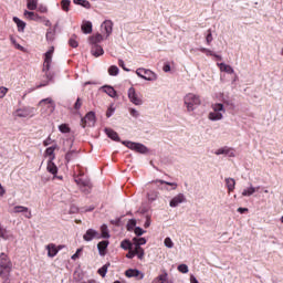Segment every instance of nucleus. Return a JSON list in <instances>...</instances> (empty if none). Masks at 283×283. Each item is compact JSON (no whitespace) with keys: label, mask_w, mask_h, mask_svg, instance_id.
Returning a JSON list of instances; mask_svg holds the SVG:
<instances>
[{"label":"nucleus","mask_w":283,"mask_h":283,"mask_svg":"<svg viewBox=\"0 0 283 283\" xmlns=\"http://www.w3.org/2000/svg\"><path fill=\"white\" fill-rule=\"evenodd\" d=\"M39 107L42 109L43 114H54L56 105L52 98H45L39 102Z\"/></svg>","instance_id":"obj_1"},{"label":"nucleus","mask_w":283,"mask_h":283,"mask_svg":"<svg viewBox=\"0 0 283 283\" xmlns=\"http://www.w3.org/2000/svg\"><path fill=\"white\" fill-rule=\"evenodd\" d=\"M200 103H201L200 97L192 93H189L185 97V104L187 105L188 112H193V109L196 107H198V105H200Z\"/></svg>","instance_id":"obj_2"},{"label":"nucleus","mask_w":283,"mask_h":283,"mask_svg":"<svg viewBox=\"0 0 283 283\" xmlns=\"http://www.w3.org/2000/svg\"><path fill=\"white\" fill-rule=\"evenodd\" d=\"M0 275H2V277H8V275H10V266H12V263H10V259H8L6 253L0 255Z\"/></svg>","instance_id":"obj_3"},{"label":"nucleus","mask_w":283,"mask_h":283,"mask_svg":"<svg viewBox=\"0 0 283 283\" xmlns=\"http://www.w3.org/2000/svg\"><path fill=\"white\" fill-rule=\"evenodd\" d=\"M213 112H210L209 119L210 120H222V114H224V106L222 104H213Z\"/></svg>","instance_id":"obj_4"},{"label":"nucleus","mask_w":283,"mask_h":283,"mask_svg":"<svg viewBox=\"0 0 283 283\" xmlns=\"http://www.w3.org/2000/svg\"><path fill=\"white\" fill-rule=\"evenodd\" d=\"M136 74L139 76V78H144V81H156L158 78L156 73L146 69H137Z\"/></svg>","instance_id":"obj_5"},{"label":"nucleus","mask_w":283,"mask_h":283,"mask_svg":"<svg viewBox=\"0 0 283 283\" xmlns=\"http://www.w3.org/2000/svg\"><path fill=\"white\" fill-rule=\"evenodd\" d=\"M123 145H126V147H128V149H133V151H138L139 154H147V147L143 144L123 142Z\"/></svg>","instance_id":"obj_6"},{"label":"nucleus","mask_w":283,"mask_h":283,"mask_svg":"<svg viewBox=\"0 0 283 283\" xmlns=\"http://www.w3.org/2000/svg\"><path fill=\"white\" fill-rule=\"evenodd\" d=\"M94 123H96V115L94 112L87 113L86 116L82 118V127H93Z\"/></svg>","instance_id":"obj_7"},{"label":"nucleus","mask_w":283,"mask_h":283,"mask_svg":"<svg viewBox=\"0 0 283 283\" xmlns=\"http://www.w3.org/2000/svg\"><path fill=\"white\" fill-rule=\"evenodd\" d=\"M128 98L134 105H143V99L136 94V90L134 87L128 90Z\"/></svg>","instance_id":"obj_8"},{"label":"nucleus","mask_w":283,"mask_h":283,"mask_svg":"<svg viewBox=\"0 0 283 283\" xmlns=\"http://www.w3.org/2000/svg\"><path fill=\"white\" fill-rule=\"evenodd\" d=\"M83 238L86 242H92L94 239L101 240V234H98V232L94 229H88Z\"/></svg>","instance_id":"obj_9"},{"label":"nucleus","mask_w":283,"mask_h":283,"mask_svg":"<svg viewBox=\"0 0 283 283\" xmlns=\"http://www.w3.org/2000/svg\"><path fill=\"white\" fill-rule=\"evenodd\" d=\"M126 277H138V280H143L145 274L136 269H129L125 272Z\"/></svg>","instance_id":"obj_10"},{"label":"nucleus","mask_w":283,"mask_h":283,"mask_svg":"<svg viewBox=\"0 0 283 283\" xmlns=\"http://www.w3.org/2000/svg\"><path fill=\"white\" fill-rule=\"evenodd\" d=\"M61 249H63V245H60L59 248H56L54 243H50L49 245H46L48 256L54 258L56 253H59V250Z\"/></svg>","instance_id":"obj_11"},{"label":"nucleus","mask_w":283,"mask_h":283,"mask_svg":"<svg viewBox=\"0 0 283 283\" xmlns=\"http://www.w3.org/2000/svg\"><path fill=\"white\" fill-rule=\"evenodd\" d=\"M102 30H104L106 36H109L112 34V31L114 30V23L112 20H106L102 23Z\"/></svg>","instance_id":"obj_12"},{"label":"nucleus","mask_w":283,"mask_h":283,"mask_svg":"<svg viewBox=\"0 0 283 283\" xmlns=\"http://www.w3.org/2000/svg\"><path fill=\"white\" fill-rule=\"evenodd\" d=\"M32 115V111L30 108H20L15 111L14 116L18 118H28V116Z\"/></svg>","instance_id":"obj_13"},{"label":"nucleus","mask_w":283,"mask_h":283,"mask_svg":"<svg viewBox=\"0 0 283 283\" xmlns=\"http://www.w3.org/2000/svg\"><path fill=\"white\" fill-rule=\"evenodd\" d=\"M52 54H54V46H51L45 53L44 65L46 66V70H50V65L52 63Z\"/></svg>","instance_id":"obj_14"},{"label":"nucleus","mask_w":283,"mask_h":283,"mask_svg":"<svg viewBox=\"0 0 283 283\" xmlns=\"http://www.w3.org/2000/svg\"><path fill=\"white\" fill-rule=\"evenodd\" d=\"M185 202V195L179 193L170 201V207H178V205H182Z\"/></svg>","instance_id":"obj_15"},{"label":"nucleus","mask_w":283,"mask_h":283,"mask_svg":"<svg viewBox=\"0 0 283 283\" xmlns=\"http://www.w3.org/2000/svg\"><path fill=\"white\" fill-rule=\"evenodd\" d=\"M46 170L49 174H52L53 176H56L59 168L56 167L55 164H53V160H49Z\"/></svg>","instance_id":"obj_16"},{"label":"nucleus","mask_w":283,"mask_h":283,"mask_svg":"<svg viewBox=\"0 0 283 283\" xmlns=\"http://www.w3.org/2000/svg\"><path fill=\"white\" fill-rule=\"evenodd\" d=\"M82 32L84 34H92V22L90 21H84L82 23Z\"/></svg>","instance_id":"obj_17"},{"label":"nucleus","mask_w":283,"mask_h":283,"mask_svg":"<svg viewBox=\"0 0 283 283\" xmlns=\"http://www.w3.org/2000/svg\"><path fill=\"white\" fill-rule=\"evenodd\" d=\"M33 21H38L40 23H44V25L46 28H50V25H52V22H50V20H48L45 17H41L39 14L35 13V18Z\"/></svg>","instance_id":"obj_18"},{"label":"nucleus","mask_w":283,"mask_h":283,"mask_svg":"<svg viewBox=\"0 0 283 283\" xmlns=\"http://www.w3.org/2000/svg\"><path fill=\"white\" fill-rule=\"evenodd\" d=\"M109 247V241H102L97 244L99 255H105V249Z\"/></svg>","instance_id":"obj_19"},{"label":"nucleus","mask_w":283,"mask_h":283,"mask_svg":"<svg viewBox=\"0 0 283 283\" xmlns=\"http://www.w3.org/2000/svg\"><path fill=\"white\" fill-rule=\"evenodd\" d=\"M54 149H56V147L46 148V150L44 153L45 158H49V160H54V158H56L54 155Z\"/></svg>","instance_id":"obj_20"},{"label":"nucleus","mask_w":283,"mask_h":283,"mask_svg":"<svg viewBox=\"0 0 283 283\" xmlns=\"http://www.w3.org/2000/svg\"><path fill=\"white\" fill-rule=\"evenodd\" d=\"M218 65L220 67V72H226L227 74H233V67H231V65H228L224 63H220Z\"/></svg>","instance_id":"obj_21"},{"label":"nucleus","mask_w":283,"mask_h":283,"mask_svg":"<svg viewBox=\"0 0 283 283\" xmlns=\"http://www.w3.org/2000/svg\"><path fill=\"white\" fill-rule=\"evenodd\" d=\"M105 132L108 138H111L112 140H117V142L120 140L117 132H114L113 129H109V128H106Z\"/></svg>","instance_id":"obj_22"},{"label":"nucleus","mask_w":283,"mask_h":283,"mask_svg":"<svg viewBox=\"0 0 283 283\" xmlns=\"http://www.w3.org/2000/svg\"><path fill=\"white\" fill-rule=\"evenodd\" d=\"M92 54H93V56H103V54H104L103 46L94 45L92 49Z\"/></svg>","instance_id":"obj_23"},{"label":"nucleus","mask_w":283,"mask_h":283,"mask_svg":"<svg viewBox=\"0 0 283 283\" xmlns=\"http://www.w3.org/2000/svg\"><path fill=\"white\" fill-rule=\"evenodd\" d=\"M104 92L105 94H108L111 98H116V96H118L116 90H114L112 86H104Z\"/></svg>","instance_id":"obj_24"},{"label":"nucleus","mask_w":283,"mask_h":283,"mask_svg":"<svg viewBox=\"0 0 283 283\" xmlns=\"http://www.w3.org/2000/svg\"><path fill=\"white\" fill-rule=\"evenodd\" d=\"M39 7V0H27L28 10H36Z\"/></svg>","instance_id":"obj_25"},{"label":"nucleus","mask_w":283,"mask_h":283,"mask_svg":"<svg viewBox=\"0 0 283 283\" xmlns=\"http://www.w3.org/2000/svg\"><path fill=\"white\" fill-rule=\"evenodd\" d=\"M13 21L17 24V27L19 28L20 32H23L25 30V22H23L21 19L14 17Z\"/></svg>","instance_id":"obj_26"},{"label":"nucleus","mask_w":283,"mask_h":283,"mask_svg":"<svg viewBox=\"0 0 283 283\" xmlns=\"http://www.w3.org/2000/svg\"><path fill=\"white\" fill-rule=\"evenodd\" d=\"M0 238H2V240H10L12 235L10 234V232H8V230H6V228L0 226Z\"/></svg>","instance_id":"obj_27"},{"label":"nucleus","mask_w":283,"mask_h":283,"mask_svg":"<svg viewBox=\"0 0 283 283\" xmlns=\"http://www.w3.org/2000/svg\"><path fill=\"white\" fill-rule=\"evenodd\" d=\"M226 185L228 187V191H233V189H235V179L227 178L226 179Z\"/></svg>","instance_id":"obj_28"},{"label":"nucleus","mask_w":283,"mask_h":283,"mask_svg":"<svg viewBox=\"0 0 283 283\" xmlns=\"http://www.w3.org/2000/svg\"><path fill=\"white\" fill-rule=\"evenodd\" d=\"M101 41H103V35L101 33H97V34L90 38V42L93 45H96V43H101Z\"/></svg>","instance_id":"obj_29"},{"label":"nucleus","mask_w":283,"mask_h":283,"mask_svg":"<svg viewBox=\"0 0 283 283\" xmlns=\"http://www.w3.org/2000/svg\"><path fill=\"white\" fill-rule=\"evenodd\" d=\"M135 255L138 256L139 260H143V258H145V250H143V248L135 245Z\"/></svg>","instance_id":"obj_30"},{"label":"nucleus","mask_w":283,"mask_h":283,"mask_svg":"<svg viewBox=\"0 0 283 283\" xmlns=\"http://www.w3.org/2000/svg\"><path fill=\"white\" fill-rule=\"evenodd\" d=\"M133 242H135V247H143V244H147L146 238H134Z\"/></svg>","instance_id":"obj_31"},{"label":"nucleus","mask_w":283,"mask_h":283,"mask_svg":"<svg viewBox=\"0 0 283 283\" xmlns=\"http://www.w3.org/2000/svg\"><path fill=\"white\" fill-rule=\"evenodd\" d=\"M101 231L102 235L99 238L109 239V230L107 229V226L103 224Z\"/></svg>","instance_id":"obj_32"},{"label":"nucleus","mask_w":283,"mask_h":283,"mask_svg":"<svg viewBox=\"0 0 283 283\" xmlns=\"http://www.w3.org/2000/svg\"><path fill=\"white\" fill-rule=\"evenodd\" d=\"M258 191L255 187L250 186L248 189L242 191V196H253Z\"/></svg>","instance_id":"obj_33"},{"label":"nucleus","mask_w":283,"mask_h":283,"mask_svg":"<svg viewBox=\"0 0 283 283\" xmlns=\"http://www.w3.org/2000/svg\"><path fill=\"white\" fill-rule=\"evenodd\" d=\"M167 280V274H161L153 280V283H165Z\"/></svg>","instance_id":"obj_34"},{"label":"nucleus","mask_w":283,"mask_h":283,"mask_svg":"<svg viewBox=\"0 0 283 283\" xmlns=\"http://www.w3.org/2000/svg\"><path fill=\"white\" fill-rule=\"evenodd\" d=\"M24 17H25V19H29V21H34V18L36 17V13L25 10L24 11Z\"/></svg>","instance_id":"obj_35"},{"label":"nucleus","mask_w":283,"mask_h":283,"mask_svg":"<svg viewBox=\"0 0 283 283\" xmlns=\"http://www.w3.org/2000/svg\"><path fill=\"white\" fill-rule=\"evenodd\" d=\"M63 151H70L72 149L73 142L70 139L64 140Z\"/></svg>","instance_id":"obj_36"},{"label":"nucleus","mask_w":283,"mask_h":283,"mask_svg":"<svg viewBox=\"0 0 283 283\" xmlns=\"http://www.w3.org/2000/svg\"><path fill=\"white\" fill-rule=\"evenodd\" d=\"M107 269H109V264L103 265V266L98 270V274L102 275L103 277H105V275H107Z\"/></svg>","instance_id":"obj_37"},{"label":"nucleus","mask_w":283,"mask_h":283,"mask_svg":"<svg viewBox=\"0 0 283 283\" xmlns=\"http://www.w3.org/2000/svg\"><path fill=\"white\" fill-rule=\"evenodd\" d=\"M59 129L62 134H70V126H67L66 124H61L59 126Z\"/></svg>","instance_id":"obj_38"},{"label":"nucleus","mask_w":283,"mask_h":283,"mask_svg":"<svg viewBox=\"0 0 283 283\" xmlns=\"http://www.w3.org/2000/svg\"><path fill=\"white\" fill-rule=\"evenodd\" d=\"M76 6H83L84 8L90 7V2L87 0H74Z\"/></svg>","instance_id":"obj_39"},{"label":"nucleus","mask_w":283,"mask_h":283,"mask_svg":"<svg viewBox=\"0 0 283 283\" xmlns=\"http://www.w3.org/2000/svg\"><path fill=\"white\" fill-rule=\"evenodd\" d=\"M108 74H109L111 76H116V75L118 74V67H117V66H111V67L108 69Z\"/></svg>","instance_id":"obj_40"},{"label":"nucleus","mask_w":283,"mask_h":283,"mask_svg":"<svg viewBox=\"0 0 283 283\" xmlns=\"http://www.w3.org/2000/svg\"><path fill=\"white\" fill-rule=\"evenodd\" d=\"M13 211H14V213H23V212L28 211V208L22 207V206H17V207H14Z\"/></svg>","instance_id":"obj_41"},{"label":"nucleus","mask_w":283,"mask_h":283,"mask_svg":"<svg viewBox=\"0 0 283 283\" xmlns=\"http://www.w3.org/2000/svg\"><path fill=\"white\" fill-rule=\"evenodd\" d=\"M165 247H167V249H172L174 248V241H171L170 238H166L164 241Z\"/></svg>","instance_id":"obj_42"},{"label":"nucleus","mask_w":283,"mask_h":283,"mask_svg":"<svg viewBox=\"0 0 283 283\" xmlns=\"http://www.w3.org/2000/svg\"><path fill=\"white\" fill-rule=\"evenodd\" d=\"M122 249H124L125 251H127V249L132 250V243L129 241H123L120 243Z\"/></svg>","instance_id":"obj_43"},{"label":"nucleus","mask_w":283,"mask_h":283,"mask_svg":"<svg viewBox=\"0 0 283 283\" xmlns=\"http://www.w3.org/2000/svg\"><path fill=\"white\" fill-rule=\"evenodd\" d=\"M157 198H158V192L151 191L148 193V200H150V202H154V200H156Z\"/></svg>","instance_id":"obj_44"},{"label":"nucleus","mask_w":283,"mask_h":283,"mask_svg":"<svg viewBox=\"0 0 283 283\" xmlns=\"http://www.w3.org/2000/svg\"><path fill=\"white\" fill-rule=\"evenodd\" d=\"M62 8L67 12L70 10V0H62Z\"/></svg>","instance_id":"obj_45"},{"label":"nucleus","mask_w":283,"mask_h":283,"mask_svg":"<svg viewBox=\"0 0 283 283\" xmlns=\"http://www.w3.org/2000/svg\"><path fill=\"white\" fill-rule=\"evenodd\" d=\"M178 271H180V273H189V268L186 264H181L178 266Z\"/></svg>","instance_id":"obj_46"},{"label":"nucleus","mask_w":283,"mask_h":283,"mask_svg":"<svg viewBox=\"0 0 283 283\" xmlns=\"http://www.w3.org/2000/svg\"><path fill=\"white\" fill-rule=\"evenodd\" d=\"M54 34H55L54 31L49 30V31L46 32V39H48V41H54Z\"/></svg>","instance_id":"obj_47"},{"label":"nucleus","mask_w":283,"mask_h":283,"mask_svg":"<svg viewBox=\"0 0 283 283\" xmlns=\"http://www.w3.org/2000/svg\"><path fill=\"white\" fill-rule=\"evenodd\" d=\"M6 94H8V87L0 86V98H4Z\"/></svg>","instance_id":"obj_48"},{"label":"nucleus","mask_w":283,"mask_h":283,"mask_svg":"<svg viewBox=\"0 0 283 283\" xmlns=\"http://www.w3.org/2000/svg\"><path fill=\"white\" fill-rule=\"evenodd\" d=\"M82 252H83V248L77 249V250H76V253H74V254L71 256V259H72V260H78L80 254H81Z\"/></svg>","instance_id":"obj_49"},{"label":"nucleus","mask_w":283,"mask_h":283,"mask_svg":"<svg viewBox=\"0 0 283 283\" xmlns=\"http://www.w3.org/2000/svg\"><path fill=\"white\" fill-rule=\"evenodd\" d=\"M38 12H41L42 14L48 13V7L40 4L38 8Z\"/></svg>","instance_id":"obj_50"},{"label":"nucleus","mask_w":283,"mask_h":283,"mask_svg":"<svg viewBox=\"0 0 283 283\" xmlns=\"http://www.w3.org/2000/svg\"><path fill=\"white\" fill-rule=\"evenodd\" d=\"M69 43H70L71 48H78V42L74 38H71Z\"/></svg>","instance_id":"obj_51"},{"label":"nucleus","mask_w":283,"mask_h":283,"mask_svg":"<svg viewBox=\"0 0 283 283\" xmlns=\"http://www.w3.org/2000/svg\"><path fill=\"white\" fill-rule=\"evenodd\" d=\"M135 235H143L145 233V230H143L140 227L135 228L134 230Z\"/></svg>","instance_id":"obj_52"},{"label":"nucleus","mask_w":283,"mask_h":283,"mask_svg":"<svg viewBox=\"0 0 283 283\" xmlns=\"http://www.w3.org/2000/svg\"><path fill=\"white\" fill-rule=\"evenodd\" d=\"M135 255H136L135 250H132V248H130L129 252L126 254V258H128L129 260H132V258H134Z\"/></svg>","instance_id":"obj_53"},{"label":"nucleus","mask_w":283,"mask_h":283,"mask_svg":"<svg viewBox=\"0 0 283 283\" xmlns=\"http://www.w3.org/2000/svg\"><path fill=\"white\" fill-rule=\"evenodd\" d=\"M145 229H149L151 227V219L147 218L146 222L144 223Z\"/></svg>","instance_id":"obj_54"},{"label":"nucleus","mask_w":283,"mask_h":283,"mask_svg":"<svg viewBox=\"0 0 283 283\" xmlns=\"http://www.w3.org/2000/svg\"><path fill=\"white\" fill-rule=\"evenodd\" d=\"M81 105H82L81 98H77V101H76V103H75V105H74V108H75V109H81Z\"/></svg>","instance_id":"obj_55"},{"label":"nucleus","mask_w":283,"mask_h":283,"mask_svg":"<svg viewBox=\"0 0 283 283\" xmlns=\"http://www.w3.org/2000/svg\"><path fill=\"white\" fill-rule=\"evenodd\" d=\"M6 196V188H3L0 184V198H3Z\"/></svg>","instance_id":"obj_56"},{"label":"nucleus","mask_w":283,"mask_h":283,"mask_svg":"<svg viewBox=\"0 0 283 283\" xmlns=\"http://www.w3.org/2000/svg\"><path fill=\"white\" fill-rule=\"evenodd\" d=\"M72 154H74V150L66 153V160L70 161L72 159Z\"/></svg>","instance_id":"obj_57"},{"label":"nucleus","mask_w":283,"mask_h":283,"mask_svg":"<svg viewBox=\"0 0 283 283\" xmlns=\"http://www.w3.org/2000/svg\"><path fill=\"white\" fill-rule=\"evenodd\" d=\"M207 43H211L213 41V35H211V33H209L206 38Z\"/></svg>","instance_id":"obj_58"},{"label":"nucleus","mask_w":283,"mask_h":283,"mask_svg":"<svg viewBox=\"0 0 283 283\" xmlns=\"http://www.w3.org/2000/svg\"><path fill=\"white\" fill-rule=\"evenodd\" d=\"M14 48L17 49V50H20L21 52H25V48H23L21 44H15L14 45Z\"/></svg>","instance_id":"obj_59"},{"label":"nucleus","mask_w":283,"mask_h":283,"mask_svg":"<svg viewBox=\"0 0 283 283\" xmlns=\"http://www.w3.org/2000/svg\"><path fill=\"white\" fill-rule=\"evenodd\" d=\"M112 114H114V108H108L106 116L107 118H109L112 116Z\"/></svg>","instance_id":"obj_60"},{"label":"nucleus","mask_w":283,"mask_h":283,"mask_svg":"<svg viewBox=\"0 0 283 283\" xmlns=\"http://www.w3.org/2000/svg\"><path fill=\"white\" fill-rule=\"evenodd\" d=\"M217 156H220V154H227V150L224 148H221L219 150H217Z\"/></svg>","instance_id":"obj_61"},{"label":"nucleus","mask_w":283,"mask_h":283,"mask_svg":"<svg viewBox=\"0 0 283 283\" xmlns=\"http://www.w3.org/2000/svg\"><path fill=\"white\" fill-rule=\"evenodd\" d=\"M171 71V66L169 64H166L164 66V72H170Z\"/></svg>","instance_id":"obj_62"},{"label":"nucleus","mask_w":283,"mask_h":283,"mask_svg":"<svg viewBox=\"0 0 283 283\" xmlns=\"http://www.w3.org/2000/svg\"><path fill=\"white\" fill-rule=\"evenodd\" d=\"M190 283H199V282H198V279H196V276L191 275Z\"/></svg>","instance_id":"obj_63"},{"label":"nucleus","mask_w":283,"mask_h":283,"mask_svg":"<svg viewBox=\"0 0 283 283\" xmlns=\"http://www.w3.org/2000/svg\"><path fill=\"white\" fill-rule=\"evenodd\" d=\"M130 114H132V116H138V111H136V109H134V108H132L130 109Z\"/></svg>","instance_id":"obj_64"}]
</instances>
